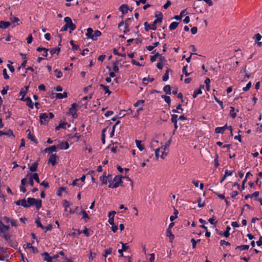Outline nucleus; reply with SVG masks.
Masks as SVG:
<instances>
[{
  "label": "nucleus",
  "mask_w": 262,
  "mask_h": 262,
  "mask_svg": "<svg viewBox=\"0 0 262 262\" xmlns=\"http://www.w3.org/2000/svg\"><path fill=\"white\" fill-rule=\"evenodd\" d=\"M168 144H166L155 149V154L157 160L159 159L160 158L162 159H164L166 158L168 153Z\"/></svg>",
  "instance_id": "obj_1"
},
{
  "label": "nucleus",
  "mask_w": 262,
  "mask_h": 262,
  "mask_svg": "<svg viewBox=\"0 0 262 262\" xmlns=\"http://www.w3.org/2000/svg\"><path fill=\"white\" fill-rule=\"evenodd\" d=\"M101 35V32L99 30H96L94 32L93 29L91 28H89L86 30V33H85V36L87 38L91 39L93 40H96L97 39V37H99Z\"/></svg>",
  "instance_id": "obj_2"
},
{
  "label": "nucleus",
  "mask_w": 262,
  "mask_h": 262,
  "mask_svg": "<svg viewBox=\"0 0 262 262\" xmlns=\"http://www.w3.org/2000/svg\"><path fill=\"white\" fill-rule=\"evenodd\" d=\"M122 177L120 175L116 176L113 178L112 176V181L110 182L108 187L112 188H116L119 186L122 183Z\"/></svg>",
  "instance_id": "obj_3"
},
{
  "label": "nucleus",
  "mask_w": 262,
  "mask_h": 262,
  "mask_svg": "<svg viewBox=\"0 0 262 262\" xmlns=\"http://www.w3.org/2000/svg\"><path fill=\"white\" fill-rule=\"evenodd\" d=\"M80 106L76 103H74L69 109V112L67 113V115L71 116L73 118H77L78 117L77 111Z\"/></svg>",
  "instance_id": "obj_4"
},
{
  "label": "nucleus",
  "mask_w": 262,
  "mask_h": 262,
  "mask_svg": "<svg viewBox=\"0 0 262 262\" xmlns=\"http://www.w3.org/2000/svg\"><path fill=\"white\" fill-rule=\"evenodd\" d=\"M42 201L41 200H36L34 198H28L27 201V208L31 206H35L37 209L41 208Z\"/></svg>",
  "instance_id": "obj_5"
},
{
  "label": "nucleus",
  "mask_w": 262,
  "mask_h": 262,
  "mask_svg": "<svg viewBox=\"0 0 262 262\" xmlns=\"http://www.w3.org/2000/svg\"><path fill=\"white\" fill-rule=\"evenodd\" d=\"M9 256V253L7 251V249L0 246V260L4 261Z\"/></svg>",
  "instance_id": "obj_6"
},
{
  "label": "nucleus",
  "mask_w": 262,
  "mask_h": 262,
  "mask_svg": "<svg viewBox=\"0 0 262 262\" xmlns=\"http://www.w3.org/2000/svg\"><path fill=\"white\" fill-rule=\"evenodd\" d=\"M76 28V25L73 23L71 18L69 17H67V30L69 29V32L71 33Z\"/></svg>",
  "instance_id": "obj_7"
},
{
  "label": "nucleus",
  "mask_w": 262,
  "mask_h": 262,
  "mask_svg": "<svg viewBox=\"0 0 262 262\" xmlns=\"http://www.w3.org/2000/svg\"><path fill=\"white\" fill-rule=\"evenodd\" d=\"M40 123L41 124H46L50 121L49 118V114L47 113H43L40 114L39 116Z\"/></svg>",
  "instance_id": "obj_8"
},
{
  "label": "nucleus",
  "mask_w": 262,
  "mask_h": 262,
  "mask_svg": "<svg viewBox=\"0 0 262 262\" xmlns=\"http://www.w3.org/2000/svg\"><path fill=\"white\" fill-rule=\"evenodd\" d=\"M100 181L101 182V185L106 184L107 183H109L112 181V175H108L105 176L103 175L100 177Z\"/></svg>",
  "instance_id": "obj_9"
},
{
  "label": "nucleus",
  "mask_w": 262,
  "mask_h": 262,
  "mask_svg": "<svg viewBox=\"0 0 262 262\" xmlns=\"http://www.w3.org/2000/svg\"><path fill=\"white\" fill-rule=\"evenodd\" d=\"M10 229L8 225H5L1 221H0V233L5 234L7 233Z\"/></svg>",
  "instance_id": "obj_10"
},
{
  "label": "nucleus",
  "mask_w": 262,
  "mask_h": 262,
  "mask_svg": "<svg viewBox=\"0 0 262 262\" xmlns=\"http://www.w3.org/2000/svg\"><path fill=\"white\" fill-rule=\"evenodd\" d=\"M119 10L123 15L126 14L128 12V7L127 5L123 4L119 8Z\"/></svg>",
  "instance_id": "obj_11"
},
{
  "label": "nucleus",
  "mask_w": 262,
  "mask_h": 262,
  "mask_svg": "<svg viewBox=\"0 0 262 262\" xmlns=\"http://www.w3.org/2000/svg\"><path fill=\"white\" fill-rule=\"evenodd\" d=\"M155 15L156 17H158V18L155 20L154 21L155 24L157 23H161L162 21V18H163V15L161 12H159L158 11H156L155 13Z\"/></svg>",
  "instance_id": "obj_12"
},
{
  "label": "nucleus",
  "mask_w": 262,
  "mask_h": 262,
  "mask_svg": "<svg viewBox=\"0 0 262 262\" xmlns=\"http://www.w3.org/2000/svg\"><path fill=\"white\" fill-rule=\"evenodd\" d=\"M57 146L55 145H53L48 148L45 149L44 151L46 153H52L53 152H56L57 151Z\"/></svg>",
  "instance_id": "obj_13"
},
{
  "label": "nucleus",
  "mask_w": 262,
  "mask_h": 262,
  "mask_svg": "<svg viewBox=\"0 0 262 262\" xmlns=\"http://www.w3.org/2000/svg\"><path fill=\"white\" fill-rule=\"evenodd\" d=\"M43 255L45 256V257H44V260H45V261H47V262L51 261V260H52V259H53V257H51V256H50L49 255V254H48V253H47V252H45V253H43ZM58 257V254H56V255H54V256H53V258H57V257Z\"/></svg>",
  "instance_id": "obj_14"
},
{
  "label": "nucleus",
  "mask_w": 262,
  "mask_h": 262,
  "mask_svg": "<svg viewBox=\"0 0 262 262\" xmlns=\"http://www.w3.org/2000/svg\"><path fill=\"white\" fill-rule=\"evenodd\" d=\"M166 236L169 237V242L170 243H172L174 238V235L172 234L171 230H170L169 229H166Z\"/></svg>",
  "instance_id": "obj_15"
},
{
  "label": "nucleus",
  "mask_w": 262,
  "mask_h": 262,
  "mask_svg": "<svg viewBox=\"0 0 262 262\" xmlns=\"http://www.w3.org/2000/svg\"><path fill=\"white\" fill-rule=\"evenodd\" d=\"M135 143H136L137 147L140 151H142L144 149L145 146L143 144H142L141 141L138 140H136Z\"/></svg>",
  "instance_id": "obj_16"
},
{
  "label": "nucleus",
  "mask_w": 262,
  "mask_h": 262,
  "mask_svg": "<svg viewBox=\"0 0 262 262\" xmlns=\"http://www.w3.org/2000/svg\"><path fill=\"white\" fill-rule=\"evenodd\" d=\"M17 205H21L25 208H27V201L24 199L23 200H19L15 202Z\"/></svg>",
  "instance_id": "obj_17"
},
{
  "label": "nucleus",
  "mask_w": 262,
  "mask_h": 262,
  "mask_svg": "<svg viewBox=\"0 0 262 262\" xmlns=\"http://www.w3.org/2000/svg\"><path fill=\"white\" fill-rule=\"evenodd\" d=\"M227 125H225V126L223 127H216L215 129V132L216 133L219 134V133H223L225 130L227 129Z\"/></svg>",
  "instance_id": "obj_18"
},
{
  "label": "nucleus",
  "mask_w": 262,
  "mask_h": 262,
  "mask_svg": "<svg viewBox=\"0 0 262 262\" xmlns=\"http://www.w3.org/2000/svg\"><path fill=\"white\" fill-rule=\"evenodd\" d=\"M26 103V105L28 106L31 109H33L34 107V103H33L31 99L29 97H27L25 99Z\"/></svg>",
  "instance_id": "obj_19"
},
{
  "label": "nucleus",
  "mask_w": 262,
  "mask_h": 262,
  "mask_svg": "<svg viewBox=\"0 0 262 262\" xmlns=\"http://www.w3.org/2000/svg\"><path fill=\"white\" fill-rule=\"evenodd\" d=\"M38 165V163L37 161H35L34 162L32 165L30 167V170L32 172L36 171L37 169V167Z\"/></svg>",
  "instance_id": "obj_20"
},
{
  "label": "nucleus",
  "mask_w": 262,
  "mask_h": 262,
  "mask_svg": "<svg viewBox=\"0 0 262 262\" xmlns=\"http://www.w3.org/2000/svg\"><path fill=\"white\" fill-rule=\"evenodd\" d=\"M79 138L78 136L75 135H68V140L71 142H76L78 140Z\"/></svg>",
  "instance_id": "obj_21"
},
{
  "label": "nucleus",
  "mask_w": 262,
  "mask_h": 262,
  "mask_svg": "<svg viewBox=\"0 0 262 262\" xmlns=\"http://www.w3.org/2000/svg\"><path fill=\"white\" fill-rule=\"evenodd\" d=\"M10 25V23L9 21H0V28L6 29Z\"/></svg>",
  "instance_id": "obj_22"
},
{
  "label": "nucleus",
  "mask_w": 262,
  "mask_h": 262,
  "mask_svg": "<svg viewBox=\"0 0 262 262\" xmlns=\"http://www.w3.org/2000/svg\"><path fill=\"white\" fill-rule=\"evenodd\" d=\"M82 219L84 220L85 222H86L90 219L89 215L85 210H82Z\"/></svg>",
  "instance_id": "obj_23"
},
{
  "label": "nucleus",
  "mask_w": 262,
  "mask_h": 262,
  "mask_svg": "<svg viewBox=\"0 0 262 262\" xmlns=\"http://www.w3.org/2000/svg\"><path fill=\"white\" fill-rule=\"evenodd\" d=\"M160 60L161 61L160 62H158L156 65L157 67L159 69H162L164 66V58L160 57Z\"/></svg>",
  "instance_id": "obj_24"
},
{
  "label": "nucleus",
  "mask_w": 262,
  "mask_h": 262,
  "mask_svg": "<svg viewBox=\"0 0 262 262\" xmlns=\"http://www.w3.org/2000/svg\"><path fill=\"white\" fill-rule=\"evenodd\" d=\"M183 110L182 108L181 104H179L177 106L176 109H173L172 110V112L173 113H182Z\"/></svg>",
  "instance_id": "obj_25"
},
{
  "label": "nucleus",
  "mask_w": 262,
  "mask_h": 262,
  "mask_svg": "<svg viewBox=\"0 0 262 262\" xmlns=\"http://www.w3.org/2000/svg\"><path fill=\"white\" fill-rule=\"evenodd\" d=\"M164 92L167 95L171 94V87L169 85H166L163 88Z\"/></svg>",
  "instance_id": "obj_26"
},
{
  "label": "nucleus",
  "mask_w": 262,
  "mask_h": 262,
  "mask_svg": "<svg viewBox=\"0 0 262 262\" xmlns=\"http://www.w3.org/2000/svg\"><path fill=\"white\" fill-rule=\"evenodd\" d=\"M158 143L159 142L157 140H152L150 144V148L155 151V147L158 145Z\"/></svg>",
  "instance_id": "obj_27"
},
{
  "label": "nucleus",
  "mask_w": 262,
  "mask_h": 262,
  "mask_svg": "<svg viewBox=\"0 0 262 262\" xmlns=\"http://www.w3.org/2000/svg\"><path fill=\"white\" fill-rule=\"evenodd\" d=\"M29 175L37 183H39L40 182L39 176L37 173H34L32 175H31V174H30Z\"/></svg>",
  "instance_id": "obj_28"
},
{
  "label": "nucleus",
  "mask_w": 262,
  "mask_h": 262,
  "mask_svg": "<svg viewBox=\"0 0 262 262\" xmlns=\"http://www.w3.org/2000/svg\"><path fill=\"white\" fill-rule=\"evenodd\" d=\"M49 162L51 163L52 165H55L56 164V156L55 155H52L49 160Z\"/></svg>",
  "instance_id": "obj_29"
},
{
  "label": "nucleus",
  "mask_w": 262,
  "mask_h": 262,
  "mask_svg": "<svg viewBox=\"0 0 262 262\" xmlns=\"http://www.w3.org/2000/svg\"><path fill=\"white\" fill-rule=\"evenodd\" d=\"M170 71L169 69H167L165 73L164 74L162 77V79L164 81H166L169 78V72Z\"/></svg>",
  "instance_id": "obj_30"
},
{
  "label": "nucleus",
  "mask_w": 262,
  "mask_h": 262,
  "mask_svg": "<svg viewBox=\"0 0 262 262\" xmlns=\"http://www.w3.org/2000/svg\"><path fill=\"white\" fill-rule=\"evenodd\" d=\"M230 229H231V228L229 226H227L226 227V231L223 233H220V235L223 234L226 237H228L229 236V235H230L229 231H230Z\"/></svg>",
  "instance_id": "obj_31"
},
{
  "label": "nucleus",
  "mask_w": 262,
  "mask_h": 262,
  "mask_svg": "<svg viewBox=\"0 0 262 262\" xmlns=\"http://www.w3.org/2000/svg\"><path fill=\"white\" fill-rule=\"evenodd\" d=\"M60 50V48H52L50 50V53L51 54V55H53L55 54H58Z\"/></svg>",
  "instance_id": "obj_32"
},
{
  "label": "nucleus",
  "mask_w": 262,
  "mask_h": 262,
  "mask_svg": "<svg viewBox=\"0 0 262 262\" xmlns=\"http://www.w3.org/2000/svg\"><path fill=\"white\" fill-rule=\"evenodd\" d=\"M56 146L57 149H66V141L64 140L62 141L61 143L58 144Z\"/></svg>",
  "instance_id": "obj_33"
},
{
  "label": "nucleus",
  "mask_w": 262,
  "mask_h": 262,
  "mask_svg": "<svg viewBox=\"0 0 262 262\" xmlns=\"http://www.w3.org/2000/svg\"><path fill=\"white\" fill-rule=\"evenodd\" d=\"M230 115L232 118H234L236 116V114L235 112V109L233 106L230 107Z\"/></svg>",
  "instance_id": "obj_34"
},
{
  "label": "nucleus",
  "mask_w": 262,
  "mask_h": 262,
  "mask_svg": "<svg viewBox=\"0 0 262 262\" xmlns=\"http://www.w3.org/2000/svg\"><path fill=\"white\" fill-rule=\"evenodd\" d=\"M27 132H29V133L27 135L28 138L30 139L32 141L37 142L36 139L35 138L34 136L31 134V132L28 129Z\"/></svg>",
  "instance_id": "obj_35"
},
{
  "label": "nucleus",
  "mask_w": 262,
  "mask_h": 262,
  "mask_svg": "<svg viewBox=\"0 0 262 262\" xmlns=\"http://www.w3.org/2000/svg\"><path fill=\"white\" fill-rule=\"evenodd\" d=\"M66 191V187L63 186H61L58 188L57 192L56 193L57 195L59 196H61L62 195V192Z\"/></svg>",
  "instance_id": "obj_36"
},
{
  "label": "nucleus",
  "mask_w": 262,
  "mask_h": 262,
  "mask_svg": "<svg viewBox=\"0 0 262 262\" xmlns=\"http://www.w3.org/2000/svg\"><path fill=\"white\" fill-rule=\"evenodd\" d=\"M249 248V246L247 245H241L236 247V249H239L240 250H246Z\"/></svg>",
  "instance_id": "obj_37"
},
{
  "label": "nucleus",
  "mask_w": 262,
  "mask_h": 262,
  "mask_svg": "<svg viewBox=\"0 0 262 262\" xmlns=\"http://www.w3.org/2000/svg\"><path fill=\"white\" fill-rule=\"evenodd\" d=\"M3 234H4L3 237L5 238V239L9 243L10 246L13 247V245L10 244V237H11L10 235L8 233H5Z\"/></svg>",
  "instance_id": "obj_38"
},
{
  "label": "nucleus",
  "mask_w": 262,
  "mask_h": 262,
  "mask_svg": "<svg viewBox=\"0 0 262 262\" xmlns=\"http://www.w3.org/2000/svg\"><path fill=\"white\" fill-rule=\"evenodd\" d=\"M202 93V91L201 89H195L194 91L193 94L192 95L193 98H196L198 95L201 94Z\"/></svg>",
  "instance_id": "obj_39"
},
{
  "label": "nucleus",
  "mask_w": 262,
  "mask_h": 262,
  "mask_svg": "<svg viewBox=\"0 0 262 262\" xmlns=\"http://www.w3.org/2000/svg\"><path fill=\"white\" fill-rule=\"evenodd\" d=\"M56 98L57 99H60L66 97V92L63 93H56Z\"/></svg>",
  "instance_id": "obj_40"
},
{
  "label": "nucleus",
  "mask_w": 262,
  "mask_h": 262,
  "mask_svg": "<svg viewBox=\"0 0 262 262\" xmlns=\"http://www.w3.org/2000/svg\"><path fill=\"white\" fill-rule=\"evenodd\" d=\"M66 129V122L64 121H61V122L56 127V130H59L60 128Z\"/></svg>",
  "instance_id": "obj_41"
},
{
  "label": "nucleus",
  "mask_w": 262,
  "mask_h": 262,
  "mask_svg": "<svg viewBox=\"0 0 262 262\" xmlns=\"http://www.w3.org/2000/svg\"><path fill=\"white\" fill-rule=\"evenodd\" d=\"M100 86L102 88L103 90L105 91V94H107L108 95L111 94V92L109 90L108 86L101 84Z\"/></svg>",
  "instance_id": "obj_42"
},
{
  "label": "nucleus",
  "mask_w": 262,
  "mask_h": 262,
  "mask_svg": "<svg viewBox=\"0 0 262 262\" xmlns=\"http://www.w3.org/2000/svg\"><path fill=\"white\" fill-rule=\"evenodd\" d=\"M179 23L177 22H172L170 24L169 28L170 30H174L178 26Z\"/></svg>",
  "instance_id": "obj_43"
},
{
  "label": "nucleus",
  "mask_w": 262,
  "mask_h": 262,
  "mask_svg": "<svg viewBox=\"0 0 262 262\" xmlns=\"http://www.w3.org/2000/svg\"><path fill=\"white\" fill-rule=\"evenodd\" d=\"M161 97L164 99V101L168 104H170L171 102V99L169 96L162 95Z\"/></svg>",
  "instance_id": "obj_44"
},
{
  "label": "nucleus",
  "mask_w": 262,
  "mask_h": 262,
  "mask_svg": "<svg viewBox=\"0 0 262 262\" xmlns=\"http://www.w3.org/2000/svg\"><path fill=\"white\" fill-rule=\"evenodd\" d=\"M29 174H30L28 173L26 176V177L25 178H23V179H21V185L20 186H25L26 185L27 179V177H29Z\"/></svg>",
  "instance_id": "obj_45"
},
{
  "label": "nucleus",
  "mask_w": 262,
  "mask_h": 262,
  "mask_svg": "<svg viewBox=\"0 0 262 262\" xmlns=\"http://www.w3.org/2000/svg\"><path fill=\"white\" fill-rule=\"evenodd\" d=\"M54 73H55V75L58 78L61 77L62 76V72L60 71H58V70H55L54 71Z\"/></svg>",
  "instance_id": "obj_46"
},
{
  "label": "nucleus",
  "mask_w": 262,
  "mask_h": 262,
  "mask_svg": "<svg viewBox=\"0 0 262 262\" xmlns=\"http://www.w3.org/2000/svg\"><path fill=\"white\" fill-rule=\"evenodd\" d=\"M79 179H75L72 182V185L73 186H82L83 184L79 183Z\"/></svg>",
  "instance_id": "obj_47"
},
{
  "label": "nucleus",
  "mask_w": 262,
  "mask_h": 262,
  "mask_svg": "<svg viewBox=\"0 0 262 262\" xmlns=\"http://www.w3.org/2000/svg\"><path fill=\"white\" fill-rule=\"evenodd\" d=\"M200 239H198L195 241L194 238H192L191 239V242L192 243V247L193 249H195L196 248V243L200 242Z\"/></svg>",
  "instance_id": "obj_48"
},
{
  "label": "nucleus",
  "mask_w": 262,
  "mask_h": 262,
  "mask_svg": "<svg viewBox=\"0 0 262 262\" xmlns=\"http://www.w3.org/2000/svg\"><path fill=\"white\" fill-rule=\"evenodd\" d=\"M214 99L215 101L221 106V108L222 109H223L224 108V105H223V102L222 101L220 100L215 96L214 97Z\"/></svg>",
  "instance_id": "obj_49"
},
{
  "label": "nucleus",
  "mask_w": 262,
  "mask_h": 262,
  "mask_svg": "<svg viewBox=\"0 0 262 262\" xmlns=\"http://www.w3.org/2000/svg\"><path fill=\"white\" fill-rule=\"evenodd\" d=\"M251 85H252V83L251 81H249L246 85V86L245 87H244L243 88V90L244 91H247L248 90H249V89L251 88Z\"/></svg>",
  "instance_id": "obj_50"
},
{
  "label": "nucleus",
  "mask_w": 262,
  "mask_h": 262,
  "mask_svg": "<svg viewBox=\"0 0 262 262\" xmlns=\"http://www.w3.org/2000/svg\"><path fill=\"white\" fill-rule=\"evenodd\" d=\"M187 66H184L182 69V72L186 76H188L190 74L187 71Z\"/></svg>",
  "instance_id": "obj_51"
},
{
  "label": "nucleus",
  "mask_w": 262,
  "mask_h": 262,
  "mask_svg": "<svg viewBox=\"0 0 262 262\" xmlns=\"http://www.w3.org/2000/svg\"><path fill=\"white\" fill-rule=\"evenodd\" d=\"M3 75L4 76V79H8L9 78V76L7 74V70L6 69H3Z\"/></svg>",
  "instance_id": "obj_52"
},
{
  "label": "nucleus",
  "mask_w": 262,
  "mask_h": 262,
  "mask_svg": "<svg viewBox=\"0 0 262 262\" xmlns=\"http://www.w3.org/2000/svg\"><path fill=\"white\" fill-rule=\"evenodd\" d=\"M112 252V248H108L107 249H105V254L104 255V257H106L107 255H110Z\"/></svg>",
  "instance_id": "obj_53"
},
{
  "label": "nucleus",
  "mask_w": 262,
  "mask_h": 262,
  "mask_svg": "<svg viewBox=\"0 0 262 262\" xmlns=\"http://www.w3.org/2000/svg\"><path fill=\"white\" fill-rule=\"evenodd\" d=\"M174 213V215H173L170 217V220L171 221H173L177 217V214L178 213V211L177 210H175Z\"/></svg>",
  "instance_id": "obj_54"
},
{
  "label": "nucleus",
  "mask_w": 262,
  "mask_h": 262,
  "mask_svg": "<svg viewBox=\"0 0 262 262\" xmlns=\"http://www.w3.org/2000/svg\"><path fill=\"white\" fill-rule=\"evenodd\" d=\"M35 223L36 224L37 226L38 227H40L42 229H45V227L42 226V225L41 224V222L39 221V220H36L35 221Z\"/></svg>",
  "instance_id": "obj_55"
},
{
  "label": "nucleus",
  "mask_w": 262,
  "mask_h": 262,
  "mask_svg": "<svg viewBox=\"0 0 262 262\" xmlns=\"http://www.w3.org/2000/svg\"><path fill=\"white\" fill-rule=\"evenodd\" d=\"M10 19L12 23H18V21H19V18L16 17H11L10 18ZM18 24H19L17 23V25H18Z\"/></svg>",
  "instance_id": "obj_56"
},
{
  "label": "nucleus",
  "mask_w": 262,
  "mask_h": 262,
  "mask_svg": "<svg viewBox=\"0 0 262 262\" xmlns=\"http://www.w3.org/2000/svg\"><path fill=\"white\" fill-rule=\"evenodd\" d=\"M158 56H159V54H157L154 56H151L150 58V60L151 62H155L157 60V57Z\"/></svg>",
  "instance_id": "obj_57"
},
{
  "label": "nucleus",
  "mask_w": 262,
  "mask_h": 262,
  "mask_svg": "<svg viewBox=\"0 0 262 262\" xmlns=\"http://www.w3.org/2000/svg\"><path fill=\"white\" fill-rule=\"evenodd\" d=\"M233 171H229V170H226L225 171L224 175L225 176V177H227L228 176H232V174H233Z\"/></svg>",
  "instance_id": "obj_58"
},
{
  "label": "nucleus",
  "mask_w": 262,
  "mask_h": 262,
  "mask_svg": "<svg viewBox=\"0 0 262 262\" xmlns=\"http://www.w3.org/2000/svg\"><path fill=\"white\" fill-rule=\"evenodd\" d=\"M113 70L116 72H118L119 71V67L117 62H114L113 63Z\"/></svg>",
  "instance_id": "obj_59"
},
{
  "label": "nucleus",
  "mask_w": 262,
  "mask_h": 262,
  "mask_svg": "<svg viewBox=\"0 0 262 262\" xmlns=\"http://www.w3.org/2000/svg\"><path fill=\"white\" fill-rule=\"evenodd\" d=\"M198 206L199 207H203L205 205L204 203H202V199H201V198H199L198 199Z\"/></svg>",
  "instance_id": "obj_60"
},
{
  "label": "nucleus",
  "mask_w": 262,
  "mask_h": 262,
  "mask_svg": "<svg viewBox=\"0 0 262 262\" xmlns=\"http://www.w3.org/2000/svg\"><path fill=\"white\" fill-rule=\"evenodd\" d=\"M10 223L12 226H14V227L17 226V221L16 220H14V219L11 220Z\"/></svg>",
  "instance_id": "obj_61"
},
{
  "label": "nucleus",
  "mask_w": 262,
  "mask_h": 262,
  "mask_svg": "<svg viewBox=\"0 0 262 262\" xmlns=\"http://www.w3.org/2000/svg\"><path fill=\"white\" fill-rule=\"evenodd\" d=\"M8 86H6V87L4 88L2 91H1V93L3 95H4L7 94V91L8 90Z\"/></svg>",
  "instance_id": "obj_62"
},
{
  "label": "nucleus",
  "mask_w": 262,
  "mask_h": 262,
  "mask_svg": "<svg viewBox=\"0 0 262 262\" xmlns=\"http://www.w3.org/2000/svg\"><path fill=\"white\" fill-rule=\"evenodd\" d=\"M238 192H237V191H236V190L233 191L231 193L230 196H231V198H234L235 196H236L238 195Z\"/></svg>",
  "instance_id": "obj_63"
},
{
  "label": "nucleus",
  "mask_w": 262,
  "mask_h": 262,
  "mask_svg": "<svg viewBox=\"0 0 262 262\" xmlns=\"http://www.w3.org/2000/svg\"><path fill=\"white\" fill-rule=\"evenodd\" d=\"M261 35L259 34V33H257V34H256L255 35H254V38L256 39V40L258 41H259L261 39Z\"/></svg>",
  "instance_id": "obj_64"
}]
</instances>
